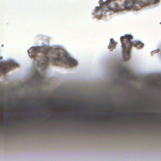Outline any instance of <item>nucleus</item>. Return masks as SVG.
Listing matches in <instances>:
<instances>
[{
  "label": "nucleus",
  "mask_w": 161,
  "mask_h": 161,
  "mask_svg": "<svg viewBox=\"0 0 161 161\" xmlns=\"http://www.w3.org/2000/svg\"><path fill=\"white\" fill-rule=\"evenodd\" d=\"M133 39V37L132 35L127 34L124 36H121L120 38L123 49L124 58L125 61L127 60L129 58V51L132 46L137 47H141L143 46V44L138 41H132Z\"/></svg>",
  "instance_id": "f257e3e1"
},
{
  "label": "nucleus",
  "mask_w": 161,
  "mask_h": 161,
  "mask_svg": "<svg viewBox=\"0 0 161 161\" xmlns=\"http://www.w3.org/2000/svg\"><path fill=\"white\" fill-rule=\"evenodd\" d=\"M55 54V57L52 60L54 64L62 62L70 66H72L77 64V61L71 58L67 53L58 51L56 52Z\"/></svg>",
  "instance_id": "f03ea898"
},
{
  "label": "nucleus",
  "mask_w": 161,
  "mask_h": 161,
  "mask_svg": "<svg viewBox=\"0 0 161 161\" xmlns=\"http://www.w3.org/2000/svg\"><path fill=\"white\" fill-rule=\"evenodd\" d=\"M48 49L45 47H33L31 48L30 50H28V53L31 54V56L34 57L36 56V53H43L44 58H41V60L43 61L42 64H40L41 67L43 68H46V66L48 64L49 57L48 54Z\"/></svg>",
  "instance_id": "7ed1b4c3"
},
{
  "label": "nucleus",
  "mask_w": 161,
  "mask_h": 161,
  "mask_svg": "<svg viewBox=\"0 0 161 161\" xmlns=\"http://www.w3.org/2000/svg\"><path fill=\"white\" fill-rule=\"evenodd\" d=\"M17 64L12 61L0 63V71L3 73L5 75L8 71L11 68L17 66Z\"/></svg>",
  "instance_id": "20e7f679"
},
{
  "label": "nucleus",
  "mask_w": 161,
  "mask_h": 161,
  "mask_svg": "<svg viewBox=\"0 0 161 161\" xmlns=\"http://www.w3.org/2000/svg\"><path fill=\"white\" fill-rule=\"evenodd\" d=\"M136 2L134 0H126L122 4V6L126 10H130L134 9L135 4Z\"/></svg>",
  "instance_id": "39448f33"
},
{
  "label": "nucleus",
  "mask_w": 161,
  "mask_h": 161,
  "mask_svg": "<svg viewBox=\"0 0 161 161\" xmlns=\"http://www.w3.org/2000/svg\"><path fill=\"white\" fill-rule=\"evenodd\" d=\"M110 45L109 47V48L110 50L112 51V49L111 47H113L114 48L116 45V43L113 39H110Z\"/></svg>",
  "instance_id": "423d86ee"
},
{
  "label": "nucleus",
  "mask_w": 161,
  "mask_h": 161,
  "mask_svg": "<svg viewBox=\"0 0 161 161\" xmlns=\"http://www.w3.org/2000/svg\"><path fill=\"white\" fill-rule=\"evenodd\" d=\"M159 0H146V1L144 2V4L147 5L148 4L155 3L159 1Z\"/></svg>",
  "instance_id": "0eeeda50"
},
{
  "label": "nucleus",
  "mask_w": 161,
  "mask_h": 161,
  "mask_svg": "<svg viewBox=\"0 0 161 161\" xmlns=\"http://www.w3.org/2000/svg\"><path fill=\"white\" fill-rule=\"evenodd\" d=\"M113 8L116 11H118L120 9L119 6L116 3H114L112 5Z\"/></svg>",
  "instance_id": "6e6552de"
},
{
  "label": "nucleus",
  "mask_w": 161,
  "mask_h": 161,
  "mask_svg": "<svg viewBox=\"0 0 161 161\" xmlns=\"http://www.w3.org/2000/svg\"><path fill=\"white\" fill-rule=\"evenodd\" d=\"M102 9L101 7H96V11L98 12V11Z\"/></svg>",
  "instance_id": "1a4fd4ad"
},
{
  "label": "nucleus",
  "mask_w": 161,
  "mask_h": 161,
  "mask_svg": "<svg viewBox=\"0 0 161 161\" xmlns=\"http://www.w3.org/2000/svg\"><path fill=\"white\" fill-rule=\"evenodd\" d=\"M67 103L69 104H74V103L70 102V101H68Z\"/></svg>",
  "instance_id": "9d476101"
},
{
  "label": "nucleus",
  "mask_w": 161,
  "mask_h": 161,
  "mask_svg": "<svg viewBox=\"0 0 161 161\" xmlns=\"http://www.w3.org/2000/svg\"><path fill=\"white\" fill-rule=\"evenodd\" d=\"M56 102L57 104H60V103L61 101L60 100L56 101Z\"/></svg>",
  "instance_id": "9b49d317"
},
{
  "label": "nucleus",
  "mask_w": 161,
  "mask_h": 161,
  "mask_svg": "<svg viewBox=\"0 0 161 161\" xmlns=\"http://www.w3.org/2000/svg\"><path fill=\"white\" fill-rule=\"evenodd\" d=\"M9 104H10V103H8L7 105H9Z\"/></svg>",
  "instance_id": "f8f14e48"
},
{
  "label": "nucleus",
  "mask_w": 161,
  "mask_h": 161,
  "mask_svg": "<svg viewBox=\"0 0 161 161\" xmlns=\"http://www.w3.org/2000/svg\"><path fill=\"white\" fill-rule=\"evenodd\" d=\"M147 114V113H145V114Z\"/></svg>",
  "instance_id": "ddd939ff"
}]
</instances>
